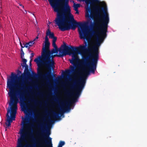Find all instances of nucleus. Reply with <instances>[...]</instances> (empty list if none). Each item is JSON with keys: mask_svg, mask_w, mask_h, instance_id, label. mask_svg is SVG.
<instances>
[{"mask_svg": "<svg viewBox=\"0 0 147 147\" xmlns=\"http://www.w3.org/2000/svg\"><path fill=\"white\" fill-rule=\"evenodd\" d=\"M85 16L86 18H90L94 20V23L92 24V21L90 20H88V22L84 24H82L79 22L83 24H85V26L82 28L79 26H77L80 27L81 29H78V31L80 36V39H86L88 37H90L89 35V32L88 29H86L87 27L86 25L90 22L91 23L90 26H92L95 30H92L91 32L94 35L97 36L98 34H100L102 38H98L95 45L91 48H87V49H90L89 51H86V52H90L93 51V52L90 54V57L92 58V61L88 63L87 61L88 58L87 57L83 58V64L88 66V69H85L84 70V76H86L89 75L90 73L91 72L94 74L95 71L96 69L97 65L99 58V49L98 47L100 46V42L103 40V39L106 38L107 36V33L108 32V24L109 22V18L108 14L105 13L104 15L101 16L100 14H99L98 18L94 19L96 17L93 10L90 7L88 6L86 8V12Z\"/></svg>", "mask_w": 147, "mask_h": 147, "instance_id": "obj_1", "label": "nucleus"}, {"mask_svg": "<svg viewBox=\"0 0 147 147\" xmlns=\"http://www.w3.org/2000/svg\"><path fill=\"white\" fill-rule=\"evenodd\" d=\"M19 78L17 75L12 72L11 76L7 78V87L9 89L8 94L10 98L9 103L10 107L7 110L6 121L5 123L7 127H10L13 121L15 120L19 98L21 101L25 99L24 89L27 88L26 86L22 83L21 84L20 86L16 84V79Z\"/></svg>", "mask_w": 147, "mask_h": 147, "instance_id": "obj_2", "label": "nucleus"}, {"mask_svg": "<svg viewBox=\"0 0 147 147\" xmlns=\"http://www.w3.org/2000/svg\"><path fill=\"white\" fill-rule=\"evenodd\" d=\"M66 45L64 43L62 45L59 49V54L52 55L49 52L48 54H44L39 56L38 58L34 59V61L36 62L38 67L42 66L47 69L48 71L46 73L43 74L41 69H38L37 73L39 76L42 77L43 78L48 80H51L53 79L51 69L53 68L55 64V62L53 58L57 56L59 57H62L66 55L65 53V50L64 49L65 46Z\"/></svg>", "mask_w": 147, "mask_h": 147, "instance_id": "obj_3", "label": "nucleus"}, {"mask_svg": "<svg viewBox=\"0 0 147 147\" xmlns=\"http://www.w3.org/2000/svg\"><path fill=\"white\" fill-rule=\"evenodd\" d=\"M86 83L84 77L80 80L76 81L74 83L69 85L70 89L65 90V94L67 96H73L72 99V103L76 102L81 94Z\"/></svg>", "mask_w": 147, "mask_h": 147, "instance_id": "obj_4", "label": "nucleus"}, {"mask_svg": "<svg viewBox=\"0 0 147 147\" xmlns=\"http://www.w3.org/2000/svg\"><path fill=\"white\" fill-rule=\"evenodd\" d=\"M87 45V42H85V45H80L78 47H74L72 46L69 47L66 45V46H65L64 49L65 50V53L66 54V55H72L71 59H70L69 61L70 63L75 67L76 66L79 60L77 54H79L83 55L86 52V51H89L90 50V49H87L86 48Z\"/></svg>", "mask_w": 147, "mask_h": 147, "instance_id": "obj_5", "label": "nucleus"}, {"mask_svg": "<svg viewBox=\"0 0 147 147\" xmlns=\"http://www.w3.org/2000/svg\"><path fill=\"white\" fill-rule=\"evenodd\" d=\"M50 132L47 131L45 134H42V137L39 139V142L38 143L39 147H53L52 138L49 137Z\"/></svg>", "mask_w": 147, "mask_h": 147, "instance_id": "obj_6", "label": "nucleus"}, {"mask_svg": "<svg viewBox=\"0 0 147 147\" xmlns=\"http://www.w3.org/2000/svg\"><path fill=\"white\" fill-rule=\"evenodd\" d=\"M20 134V137L18 139L16 147H36L35 144H34L25 145L23 143V142L25 141V138L26 136V133L24 129L21 130Z\"/></svg>", "mask_w": 147, "mask_h": 147, "instance_id": "obj_7", "label": "nucleus"}, {"mask_svg": "<svg viewBox=\"0 0 147 147\" xmlns=\"http://www.w3.org/2000/svg\"><path fill=\"white\" fill-rule=\"evenodd\" d=\"M71 103V101L66 102V104L65 106V107L64 108H62L60 110L59 113H58L53 111V117L54 119L60 118L61 116L63 114V113L66 111H69L71 108L70 107V104Z\"/></svg>", "mask_w": 147, "mask_h": 147, "instance_id": "obj_8", "label": "nucleus"}, {"mask_svg": "<svg viewBox=\"0 0 147 147\" xmlns=\"http://www.w3.org/2000/svg\"><path fill=\"white\" fill-rule=\"evenodd\" d=\"M24 53L22 49L21 50V59H22V62L23 63H21V65L22 66V68L25 67V69L24 71V74L25 76L29 77L30 76H31L30 72L28 69V66L26 64L27 60L26 59L24 58Z\"/></svg>", "mask_w": 147, "mask_h": 147, "instance_id": "obj_9", "label": "nucleus"}, {"mask_svg": "<svg viewBox=\"0 0 147 147\" xmlns=\"http://www.w3.org/2000/svg\"><path fill=\"white\" fill-rule=\"evenodd\" d=\"M45 46L42 48L41 55L44 54L49 49V42H45Z\"/></svg>", "mask_w": 147, "mask_h": 147, "instance_id": "obj_10", "label": "nucleus"}, {"mask_svg": "<svg viewBox=\"0 0 147 147\" xmlns=\"http://www.w3.org/2000/svg\"><path fill=\"white\" fill-rule=\"evenodd\" d=\"M46 35L47 36H49L50 38H52L54 37V34L53 33H51L49 29H48L46 31Z\"/></svg>", "mask_w": 147, "mask_h": 147, "instance_id": "obj_11", "label": "nucleus"}, {"mask_svg": "<svg viewBox=\"0 0 147 147\" xmlns=\"http://www.w3.org/2000/svg\"><path fill=\"white\" fill-rule=\"evenodd\" d=\"M58 51H59V49H58V48L56 49L55 48L54 49H53L51 51L49 49L44 54H48V53H49V52H50V53H51V54H52L55 53H57Z\"/></svg>", "mask_w": 147, "mask_h": 147, "instance_id": "obj_12", "label": "nucleus"}, {"mask_svg": "<svg viewBox=\"0 0 147 147\" xmlns=\"http://www.w3.org/2000/svg\"><path fill=\"white\" fill-rule=\"evenodd\" d=\"M46 124L44 123H41L39 126V127L41 128L42 131L43 132H44L45 131V129L46 128Z\"/></svg>", "mask_w": 147, "mask_h": 147, "instance_id": "obj_13", "label": "nucleus"}, {"mask_svg": "<svg viewBox=\"0 0 147 147\" xmlns=\"http://www.w3.org/2000/svg\"><path fill=\"white\" fill-rule=\"evenodd\" d=\"M29 123V118H23L22 123L24 126V125Z\"/></svg>", "mask_w": 147, "mask_h": 147, "instance_id": "obj_14", "label": "nucleus"}, {"mask_svg": "<svg viewBox=\"0 0 147 147\" xmlns=\"http://www.w3.org/2000/svg\"><path fill=\"white\" fill-rule=\"evenodd\" d=\"M94 9H96L99 11H103L104 10V8L103 7H101L99 6H96L94 8Z\"/></svg>", "mask_w": 147, "mask_h": 147, "instance_id": "obj_15", "label": "nucleus"}, {"mask_svg": "<svg viewBox=\"0 0 147 147\" xmlns=\"http://www.w3.org/2000/svg\"><path fill=\"white\" fill-rule=\"evenodd\" d=\"M65 143L64 141H60L57 147H62L65 144Z\"/></svg>", "mask_w": 147, "mask_h": 147, "instance_id": "obj_16", "label": "nucleus"}, {"mask_svg": "<svg viewBox=\"0 0 147 147\" xmlns=\"http://www.w3.org/2000/svg\"><path fill=\"white\" fill-rule=\"evenodd\" d=\"M80 5L79 4H74V9H78V8L80 7Z\"/></svg>", "mask_w": 147, "mask_h": 147, "instance_id": "obj_17", "label": "nucleus"}, {"mask_svg": "<svg viewBox=\"0 0 147 147\" xmlns=\"http://www.w3.org/2000/svg\"><path fill=\"white\" fill-rule=\"evenodd\" d=\"M32 75H31V76H30L29 77L31 76L32 78L34 79L36 78L37 77V74L33 71H32Z\"/></svg>", "mask_w": 147, "mask_h": 147, "instance_id": "obj_18", "label": "nucleus"}, {"mask_svg": "<svg viewBox=\"0 0 147 147\" xmlns=\"http://www.w3.org/2000/svg\"><path fill=\"white\" fill-rule=\"evenodd\" d=\"M28 43L29 44V46L30 47L33 45V44L34 43V41L33 40L28 42Z\"/></svg>", "mask_w": 147, "mask_h": 147, "instance_id": "obj_19", "label": "nucleus"}, {"mask_svg": "<svg viewBox=\"0 0 147 147\" xmlns=\"http://www.w3.org/2000/svg\"><path fill=\"white\" fill-rule=\"evenodd\" d=\"M52 46L55 49H57V47L56 45V44L55 42H52Z\"/></svg>", "mask_w": 147, "mask_h": 147, "instance_id": "obj_20", "label": "nucleus"}, {"mask_svg": "<svg viewBox=\"0 0 147 147\" xmlns=\"http://www.w3.org/2000/svg\"><path fill=\"white\" fill-rule=\"evenodd\" d=\"M23 45H24V47H25L26 48H28V49H29L30 47L29 46V44L28 42L26 43V44H23Z\"/></svg>", "mask_w": 147, "mask_h": 147, "instance_id": "obj_21", "label": "nucleus"}, {"mask_svg": "<svg viewBox=\"0 0 147 147\" xmlns=\"http://www.w3.org/2000/svg\"><path fill=\"white\" fill-rule=\"evenodd\" d=\"M45 42H49V39L48 36L46 35L45 38Z\"/></svg>", "mask_w": 147, "mask_h": 147, "instance_id": "obj_22", "label": "nucleus"}, {"mask_svg": "<svg viewBox=\"0 0 147 147\" xmlns=\"http://www.w3.org/2000/svg\"><path fill=\"white\" fill-rule=\"evenodd\" d=\"M71 69L72 71H74L75 70V67L74 66H71Z\"/></svg>", "mask_w": 147, "mask_h": 147, "instance_id": "obj_23", "label": "nucleus"}, {"mask_svg": "<svg viewBox=\"0 0 147 147\" xmlns=\"http://www.w3.org/2000/svg\"><path fill=\"white\" fill-rule=\"evenodd\" d=\"M53 38V39L52 40V42H55L57 40V38L56 37H54Z\"/></svg>", "mask_w": 147, "mask_h": 147, "instance_id": "obj_24", "label": "nucleus"}, {"mask_svg": "<svg viewBox=\"0 0 147 147\" xmlns=\"http://www.w3.org/2000/svg\"><path fill=\"white\" fill-rule=\"evenodd\" d=\"M32 101L33 102H34L35 103L38 102V103H39V104L41 103L39 101H38L37 100H34V99H33L32 100Z\"/></svg>", "mask_w": 147, "mask_h": 147, "instance_id": "obj_25", "label": "nucleus"}, {"mask_svg": "<svg viewBox=\"0 0 147 147\" xmlns=\"http://www.w3.org/2000/svg\"><path fill=\"white\" fill-rule=\"evenodd\" d=\"M25 111H28V110L26 108V107L23 108L22 111H24L25 113L26 114V113L25 112Z\"/></svg>", "mask_w": 147, "mask_h": 147, "instance_id": "obj_26", "label": "nucleus"}, {"mask_svg": "<svg viewBox=\"0 0 147 147\" xmlns=\"http://www.w3.org/2000/svg\"><path fill=\"white\" fill-rule=\"evenodd\" d=\"M31 138L32 139V141L33 142H34L35 141V140L34 138L33 137V136H31Z\"/></svg>", "mask_w": 147, "mask_h": 147, "instance_id": "obj_27", "label": "nucleus"}, {"mask_svg": "<svg viewBox=\"0 0 147 147\" xmlns=\"http://www.w3.org/2000/svg\"><path fill=\"white\" fill-rule=\"evenodd\" d=\"M54 100L56 102H58V99L56 96L55 97Z\"/></svg>", "mask_w": 147, "mask_h": 147, "instance_id": "obj_28", "label": "nucleus"}, {"mask_svg": "<svg viewBox=\"0 0 147 147\" xmlns=\"http://www.w3.org/2000/svg\"><path fill=\"white\" fill-rule=\"evenodd\" d=\"M31 56H30V58H31L33 57L34 55V54L33 53H32L31 54Z\"/></svg>", "mask_w": 147, "mask_h": 147, "instance_id": "obj_29", "label": "nucleus"}, {"mask_svg": "<svg viewBox=\"0 0 147 147\" xmlns=\"http://www.w3.org/2000/svg\"><path fill=\"white\" fill-rule=\"evenodd\" d=\"M74 10L76 11V13L77 14H79V12L78 11V9H74Z\"/></svg>", "mask_w": 147, "mask_h": 147, "instance_id": "obj_30", "label": "nucleus"}, {"mask_svg": "<svg viewBox=\"0 0 147 147\" xmlns=\"http://www.w3.org/2000/svg\"><path fill=\"white\" fill-rule=\"evenodd\" d=\"M38 36H37L36 37V38H35V39L33 41H34V42L35 40H36V39H38Z\"/></svg>", "mask_w": 147, "mask_h": 147, "instance_id": "obj_31", "label": "nucleus"}, {"mask_svg": "<svg viewBox=\"0 0 147 147\" xmlns=\"http://www.w3.org/2000/svg\"><path fill=\"white\" fill-rule=\"evenodd\" d=\"M21 50H22H22H23L22 48H23L24 47V46H23L22 45H21ZM22 51H23V50H22Z\"/></svg>", "mask_w": 147, "mask_h": 147, "instance_id": "obj_32", "label": "nucleus"}, {"mask_svg": "<svg viewBox=\"0 0 147 147\" xmlns=\"http://www.w3.org/2000/svg\"><path fill=\"white\" fill-rule=\"evenodd\" d=\"M19 5L20 6H21L22 8H24V6L22 4H21L20 3H19Z\"/></svg>", "mask_w": 147, "mask_h": 147, "instance_id": "obj_33", "label": "nucleus"}, {"mask_svg": "<svg viewBox=\"0 0 147 147\" xmlns=\"http://www.w3.org/2000/svg\"><path fill=\"white\" fill-rule=\"evenodd\" d=\"M32 59H30V65H31V62H32Z\"/></svg>", "mask_w": 147, "mask_h": 147, "instance_id": "obj_34", "label": "nucleus"}, {"mask_svg": "<svg viewBox=\"0 0 147 147\" xmlns=\"http://www.w3.org/2000/svg\"><path fill=\"white\" fill-rule=\"evenodd\" d=\"M18 74H20V73H21V72L20 71L18 70Z\"/></svg>", "mask_w": 147, "mask_h": 147, "instance_id": "obj_35", "label": "nucleus"}, {"mask_svg": "<svg viewBox=\"0 0 147 147\" xmlns=\"http://www.w3.org/2000/svg\"><path fill=\"white\" fill-rule=\"evenodd\" d=\"M49 121L51 122H54V121H53L52 120H51V119H50L49 120Z\"/></svg>", "mask_w": 147, "mask_h": 147, "instance_id": "obj_36", "label": "nucleus"}, {"mask_svg": "<svg viewBox=\"0 0 147 147\" xmlns=\"http://www.w3.org/2000/svg\"><path fill=\"white\" fill-rule=\"evenodd\" d=\"M69 72V70H68V71H66V74H68V73Z\"/></svg>", "mask_w": 147, "mask_h": 147, "instance_id": "obj_37", "label": "nucleus"}, {"mask_svg": "<svg viewBox=\"0 0 147 147\" xmlns=\"http://www.w3.org/2000/svg\"><path fill=\"white\" fill-rule=\"evenodd\" d=\"M20 46H21V45H22V43H21V42H20Z\"/></svg>", "mask_w": 147, "mask_h": 147, "instance_id": "obj_38", "label": "nucleus"}, {"mask_svg": "<svg viewBox=\"0 0 147 147\" xmlns=\"http://www.w3.org/2000/svg\"><path fill=\"white\" fill-rule=\"evenodd\" d=\"M21 67V66H20V68Z\"/></svg>", "mask_w": 147, "mask_h": 147, "instance_id": "obj_39", "label": "nucleus"}]
</instances>
